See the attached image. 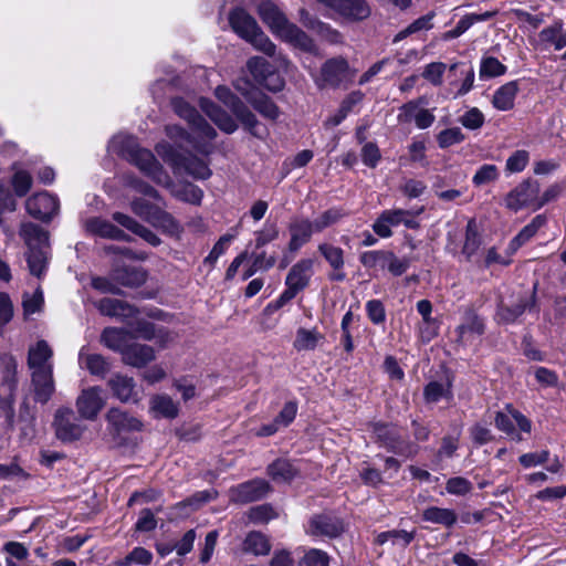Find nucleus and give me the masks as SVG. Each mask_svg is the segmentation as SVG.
Listing matches in <instances>:
<instances>
[{
  "instance_id": "28",
  "label": "nucleus",
  "mask_w": 566,
  "mask_h": 566,
  "mask_svg": "<svg viewBox=\"0 0 566 566\" xmlns=\"http://www.w3.org/2000/svg\"><path fill=\"white\" fill-rule=\"evenodd\" d=\"M85 228L88 232L102 238L118 241H130V237L127 235L123 230L118 229L109 221L101 218H92L86 220Z\"/></svg>"
},
{
  "instance_id": "5",
  "label": "nucleus",
  "mask_w": 566,
  "mask_h": 566,
  "mask_svg": "<svg viewBox=\"0 0 566 566\" xmlns=\"http://www.w3.org/2000/svg\"><path fill=\"white\" fill-rule=\"evenodd\" d=\"M229 23L232 30L243 40L249 42L255 50L274 56L276 46L262 31L255 19L245 10L235 8L229 14Z\"/></svg>"
},
{
  "instance_id": "62",
  "label": "nucleus",
  "mask_w": 566,
  "mask_h": 566,
  "mask_svg": "<svg viewBox=\"0 0 566 566\" xmlns=\"http://www.w3.org/2000/svg\"><path fill=\"white\" fill-rule=\"evenodd\" d=\"M484 115L483 113L476 108L472 107L467 111L461 117L460 123L468 129H479L484 124Z\"/></svg>"
},
{
  "instance_id": "64",
  "label": "nucleus",
  "mask_w": 566,
  "mask_h": 566,
  "mask_svg": "<svg viewBox=\"0 0 566 566\" xmlns=\"http://www.w3.org/2000/svg\"><path fill=\"white\" fill-rule=\"evenodd\" d=\"M300 566H328V556L321 549L312 548L305 553Z\"/></svg>"
},
{
  "instance_id": "3",
  "label": "nucleus",
  "mask_w": 566,
  "mask_h": 566,
  "mask_svg": "<svg viewBox=\"0 0 566 566\" xmlns=\"http://www.w3.org/2000/svg\"><path fill=\"white\" fill-rule=\"evenodd\" d=\"M256 12L270 31L282 41L305 52H314L313 40L297 25L291 23L281 9L271 0H262Z\"/></svg>"
},
{
  "instance_id": "37",
  "label": "nucleus",
  "mask_w": 566,
  "mask_h": 566,
  "mask_svg": "<svg viewBox=\"0 0 566 566\" xmlns=\"http://www.w3.org/2000/svg\"><path fill=\"white\" fill-rule=\"evenodd\" d=\"M545 223L546 218L544 216H536L511 240L507 250H511V253H515L523 244L533 238Z\"/></svg>"
},
{
  "instance_id": "9",
  "label": "nucleus",
  "mask_w": 566,
  "mask_h": 566,
  "mask_svg": "<svg viewBox=\"0 0 566 566\" xmlns=\"http://www.w3.org/2000/svg\"><path fill=\"white\" fill-rule=\"evenodd\" d=\"M403 224L408 229H417L418 221L415 219V213L405 209H389L380 213L373 224V230L380 238H389L392 235L391 228Z\"/></svg>"
},
{
  "instance_id": "13",
  "label": "nucleus",
  "mask_w": 566,
  "mask_h": 566,
  "mask_svg": "<svg viewBox=\"0 0 566 566\" xmlns=\"http://www.w3.org/2000/svg\"><path fill=\"white\" fill-rule=\"evenodd\" d=\"M54 427L56 437L65 442L78 440L85 430V427L74 417L73 410L65 407L56 410Z\"/></svg>"
},
{
  "instance_id": "36",
  "label": "nucleus",
  "mask_w": 566,
  "mask_h": 566,
  "mask_svg": "<svg viewBox=\"0 0 566 566\" xmlns=\"http://www.w3.org/2000/svg\"><path fill=\"white\" fill-rule=\"evenodd\" d=\"M255 273V269L250 264L248 252H242L231 262L227 270V280L245 281Z\"/></svg>"
},
{
  "instance_id": "1",
  "label": "nucleus",
  "mask_w": 566,
  "mask_h": 566,
  "mask_svg": "<svg viewBox=\"0 0 566 566\" xmlns=\"http://www.w3.org/2000/svg\"><path fill=\"white\" fill-rule=\"evenodd\" d=\"M171 104L176 114L188 122L191 133L186 132L178 125H169L166 127L167 136L180 149L186 151L193 149L208 155L211 151L210 143L217 135L214 128L182 98H174Z\"/></svg>"
},
{
  "instance_id": "30",
  "label": "nucleus",
  "mask_w": 566,
  "mask_h": 566,
  "mask_svg": "<svg viewBox=\"0 0 566 566\" xmlns=\"http://www.w3.org/2000/svg\"><path fill=\"white\" fill-rule=\"evenodd\" d=\"M113 219L126 228L127 230L132 231L133 233L140 237L143 240H145L148 244L153 247H157L161 243L160 238L153 232L150 229L146 228L145 226L140 224L138 221L133 219L132 217L124 214L122 212H115L113 214Z\"/></svg>"
},
{
  "instance_id": "47",
  "label": "nucleus",
  "mask_w": 566,
  "mask_h": 566,
  "mask_svg": "<svg viewBox=\"0 0 566 566\" xmlns=\"http://www.w3.org/2000/svg\"><path fill=\"white\" fill-rule=\"evenodd\" d=\"M457 333L460 340H465L470 336H480L484 333V323L473 313L465 316V322L458 326Z\"/></svg>"
},
{
  "instance_id": "59",
  "label": "nucleus",
  "mask_w": 566,
  "mask_h": 566,
  "mask_svg": "<svg viewBox=\"0 0 566 566\" xmlns=\"http://www.w3.org/2000/svg\"><path fill=\"white\" fill-rule=\"evenodd\" d=\"M297 285H290L277 300L269 303L263 311V315H271L274 312L279 311L281 307H283L287 302H290L292 298L295 297L297 294Z\"/></svg>"
},
{
  "instance_id": "12",
  "label": "nucleus",
  "mask_w": 566,
  "mask_h": 566,
  "mask_svg": "<svg viewBox=\"0 0 566 566\" xmlns=\"http://www.w3.org/2000/svg\"><path fill=\"white\" fill-rule=\"evenodd\" d=\"M107 421V431L115 438L139 432L143 429V422L133 415L119 409L111 408L105 415Z\"/></svg>"
},
{
  "instance_id": "46",
  "label": "nucleus",
  "mask_w": 566,
  "mask_h": 566,
  "mask_svg": "<svg viewBox=\"0 0 566 566\" xmlns=\"http://www.w3.org/2000/svg\"><path fill=\"white\" fill-rule=\"evenodd\" d=\"M314 261L303 259L293 265L285 283H307L313 274Z\"/></svg>"
},
{
  "instance_id": "19",
  "label": "nucleus",
  "mask_w": 566,
  "mask_h": 566,
  "mask_svg": "<svg viewBox=\"0 0 566 566\" xmlns=\"http://www.w3.org/2000/svg\"><path fill=\"white\" fill-rule=\"evenodd\" d=\"M270 492V485L265 480H252L232 488L230 497L238 503L259 501Z\"/></svg>"
},
{
  "instance_id": "15",
  "label": "nucleus",
  "mask_w": 566,
  "mask_h": 566,
  "mask_svg": "<svg viewBox=\"0 0 566 566\" xmlns=\"http://www.w3.org/2000/svg\"><path fill=\"white\" fill-rule=\"evenodd\" d=\"M235 87L262 116L272 120L279 117L277 106L268 96L255 91L248 81L238 82Z\"/></svg>"
},
{
  "instance_id": "52",
  "label": "nucleus",
  "mask_w": 566,
  "mask_h": 566,
  "mask_svg": "<svg viewBox=\"0 0 566 566\" xmlns=\"http://www.w3.org/2000/svg\"><path fill=\"white\" fill-rule=\"evenodd\" d=\"M479 234H478V226L475 220H469L465 229V241L462 249V253L470 260L479 248Z\"/></svg>"
},
{
  "instance_id": "51",
  "label": "nucleus",
  "mask_w": 566,
  "mask_h": 566,
  "mask_svg": "<svg viewBox=\"0 0 566 566\" xmlns=\"http://www.w3.org/2000/svg\"><path fill=\"white\" fill-rule=\"evenodd\" d=\"M387 258L388 251H367L360 255V262L374 272H384L386 271Z\"/></svg>"
},
{
  "instance_id": "10",
  "label": "nucleus",
  "mask_w": 566,
  "mask_h": 566,
  "mask_svg": "<svg viewBox=\"0 0 566 566\" xmlns=\"http://www.w3.org/2000/svg\"><path fill=\"white\" fill-rule=\"evenodd\" d=\"M427 104L426 97H418L409 101L399 107L397 119L401 124L415 123L419 129L429 128L436 119L432 111L424 107Z\"/></svg>"
},
{
  "instance_id": "55",
  "label": "nucleus",
  "mask_w": 566,
  "mask_h": 566,
  "mask_svg": "<svg viewBox=\"0 0 566 566\" xmlns=\"http://www.w3.org/2000/svg\"><path fill=\"white\" fill-rule=\"evenodd\" d=\"M506 66L496 57L489 56L481 61L480 77L490 78L505 74Z\"/></svg>"
},
{
  "instance_id": "48",
  "label": "nucleus",
  "mask_w": 566,
  "mask_h": 566,
  "mask_svg": "<svg viewBox=\"0 0 566 566\" xmlns=\"http://www.w3.org/2000/svg\"><path fill=\"white\" fill-rule=\"evenodd\" d=\"M22 306L25 319L30 318V316L35 313H41L44 306L43 291L36 289L33 293L25 292L23 294Z\"/></svg>"
},
{
  "instance_id": "6",
  "label": "nucleus",
  "mask_w": 566,
  "mask_h": 566,
  "mask_svg": "<svg viewBox=\"0 0 566 566\" xmlns=\"http://www.w3.org/2000/svg\"><path fill=\"white\" fill-rule=\"evenodd\" d=\"M355 71L343 56H335L326 60L317 74H312L318 88H337L350 82Z\"/></svg>"
},
{
  "instance_id": "27",
  "label": "nucleus",
  "mask_w": 566,
  "mask_h": 566,
  "mask_svg": "<svg viewBox=\"0 0 566 566\" xmlns=\"http://www.w3.org/2000/svg\"><path fill=\"white\" fill-rule=\"evenodd\" d=\"M333 10L348 21H363L370 13V7L366 0H337Z\"/></svg>"
},
{
  "instance_id": "35",
  "label": "nucleus",
  "mask_w": 566,
  "mask_h": 566,
  "mask_svg": "<svg viewBox=\"0 0 566 566\" xmlns=\"http://www.w3.org/2000/svg\"><path fill=\"white\" fill-rule=\"evenodd\" d=\"M518 92L516 81H511L499 87L492 98L493 106L499 111H510L514 106V101Z\"/></svg>"
},
{
  "instance_id": "20",
  "label": "nucleus",
  "mask_w": 566,
  "mask_h": 566,
  "mask_svg": "<svg viewBox=\"0 0 566 566\" xmlns=\"http://www.w3.org/2000/svg\"><path fill=\"white\" fill-rule=\"evenodd\" d=\"M155 358L156 352L154 347L139 343H129L122 354V361L135 368H143L155 360Z\"/></svg>"
},
{
  "instance_id": "7",
  "label": "nucleus",
  "mask_w": 566,
  "mask_h": 566,
  "mask_svg": "<svg viewBox=\"0 0 566 566\" xmlns=\"http://www.w3.org/2000/svg\"><path fill=\"white\" fill-rule=\"evenodd\" d=\"M156 151L176 171L185 170L188 175L198 179H207L211 175L209 167L203 160L182 156L167 142L157 144Z\"/></svg>"
},
{
  "instance_id": "57",
  "label": "nucleus",
  "mask_w": 566,
  "mask_h": 566,
  "mask_svg": "<svg viewBox=\"0 0 566 566\" xmlns=\"http://www.w3.org/2000/svg\"><path fill=\"white\" fill-rule=\"evenodd\" d=\"M446 490L449 494L463 496L473 490V485L468 479L463 476H454L447 481Z\"/></svg>"
},
{
  "instance_id": "4",
  "label": "nucleus",
  "mask_w": 566,
  "mask_h": 566,
  "mask_svg": "<svg viewBox=\"0 0 566 566\" xmlns=\"http://www.w3.org/2000/svg\"><path fill=\"white\" fill-rule=\"evenodd\" d=\"M96 306L104 315L122 319L130 318L127 322V326L132 339L143 338L145 340H153L161 335V332H157L153 323L143 318L134 317L136 312L135 307L122 300L103 297L96 302Z\"/></svg>"
},
{
  "instance_id": "49",
  "label": "nucleus",
  "mask_w": 566,
  "mask_h": 566,
  "mask_svg": "<svg viewBox=\"0 0 566 566\" xmlns=\"http://www.w3.org/2000/svg\"><path fill=\"white\" fill-rule=\"evenodd\" d=\"M171 192L179 200L191 205H200L203 197L202 190L192 184H184L178 187H172Z\"/></svg>"
},
{
  "instance_id": "31",
  "label": "nucleus",
  "mask_w": 566,
  "mask_h": 566,
  "mask_svg": "<svg viewBox=\"0 0 566 566\" xmlns=\"http://www.w3.org/2000/svg\"><path fill=\"white\" fill-rule=\"evenodd\" d=\"M20 235L29 250H44L49 243L48 231L32 222H24L21 224Z\"/></svg>"
},
{
  "instance_id": "39",
  "label": "nucleus",
  "mask_w": 566,
  "mask_h": 566,
  "mask_svg": "<svg viewBox=\"0 0 566 566\" xmlns=\"http://www.w3.org/2000/svg\"><path fill=\"white\" fill-rule=\"evenodd\" d=\"M451 381H430L423 389L426 402L436 403L441 399H452Z\"/></svg>"
},
{
  "instance_id": "22",
  "label": "nucleus",
  "mask_w": 566,
  "mask_h": 566,
  "mask_svg": "<svg viewBox=\"0 0 566 566\" xmlns=\"http://www.w3.org/2000/svg\"><path fill=\"white\" fill-rule=\"evenodd\" d=\"M52 356V348L43 339L36 342L35 345L30 346L27 361L30 371H43L48 368H53Z\"/></svg>"
},
{
  "instance_id": "53",
  "label": "nucleus",
  "mask_w": 566,
  "mask_h": 566,
  "mask_svg": "<svg viewBox=\"0 0 566 566\" xmlns=\"http://www.w3.org/2000/svg\"><path fill=\"white\" fill-rule=\"evenodd\" d=\"M2 368V380L11 390L15 387L17 360L12 355L3 354L0 357Z\"/></svg>"
},
{
  "instance_id": "21",
  "label": "nucleus",
  "mask_w": 566,
  "mask_h": 566,
  "mask_svg": "<svg viewBox=\"0 0 566 566\" xmlns=\"http://www.w3.org/2000/svg\"><path fill=\"white\" fill-rule=\"evenodd\" d=\"M289 232L291 237L289 250L296 252L311 240L316 229L313 227V221L305 218H296L289 224Z\"/></svg>"
},
{
  "instance_id": "26",
  "label": "nucleus",
  "mask_w": 566,
  "mask_h": 566,
  "mask_svg": "<svg viewBox=\"0 0 566 566\" xmlns=\"http://www.w3.org/2000/svg\"><path fill=\"white\" fill-rule=\"evenodd\" d=\"M31 385L33 388L34 399L38 402L46 403L51 399L55 389L53 368L31 373Z\"/></svg>"
},
{
  "instance_id": "25",
  "label": "nucleus",
  "mask_w": 566,
  "mask_h": 566,
  "mask_svg": "<svg viewBox=\"0 0 566 566\" xmlns=\"http://www.w3.org/2000/svg\"><path fill=\"white\" fill-rule=\"evenodd\" d=\"M374 433L378 441L382 443L389 451L402 454L409 449L407 443L401 439L398 429L391 424L375 423Z\"/></svg>"
},
{
  "instance_id": "34",
  "label": "nucleus",
  "mask_w": 566,
  "mask_h": 566,
  "mask_svg": "<svg viewBox=\"0 0 566 566\" xmlns=\"http://www.w3.org/2000/svg\"><path fill=\"white\" fill-rule=\"evenodd\" d=\"M130 335L128 329L107 327L101 335V342L109 349L123 354V349L129 344Z\"/></svg>"
},
{
  "instance_id": "17",
  "label": "nucleus",
  "mask_w": 566,
  "mask_h": 566,
  "mask_svg": "<svg viewBox=\"0 0 566 566\" xmlns=\"http://www.w3.org/2000/svg\"><path fill=\"white\" fill-rule=\"evenodd\" d=\"M495 426L497 429L511 437L512 440L522 441L523 438L515 430L517 426L523 432H531V421L517 410L512 408L507 412H497L495 416Z\"/></svg>"
},
{
  "instance_id": "54",
  "label": "nucleus",
  "mask_w": 566,
  "mask_h": 566,
  "mask_svg": "<svg viewBox=\"0 0 566 566\" xmlns=\"http://www.w3.org/2000/svg\"><path fill=\"white\" fill-rule=\"evenodd\" d=\"M280 229L275 222H265L263 227L254 232L255 248L260 249L279 238Z\"/></svg>"
},
{
  "instance_id": "33",
  "label": "nucleus",
  "mask_w": 566,
  "mask_h": 566,
  "mask_svg": "<svg viewBox=\"0 0 566 566\" xmlns=\"http://www.w3.org/2000/svg\"><path fill=\"white\" fill-rule=\"evenodd\" d=\"M318 251L333 269L332 280H345V274L342 271L344 265V251L339 247H335L329 243H321L318 245Z\"/></svg>"
},
{
  "instance_id": "14",
  "label": "nucleus",
  "mask_w": 566,
  "mask_h": 566,
  "mask_svg": "<svg viewBox=\"0 0 566 566\" xmlns=\"http://www.w3.org/2000/svg\"><path fill=\"white\" fill-rule=\"evenodd\" d=\"M247 67L253 78L269 91L279 92L283 88L284 81L271 71L269 62L263 57L253 56L249 59Z\"/></svg>"
},
{
  "instance_id": "56",
  "label": "nucleus",
  "mask_w": 566,
  "mask_h": 566,
  "mask_svg": "<svg viewBox=\"0 0 566 566\" xmlns=\"http://www.w3.org/2000/svg\"><path fill=\"white\" fill-rule=\"evenodd\" d=\"M463 139L464 135L459 127L443 129L437 136V142L440 148H448L460 144Z\"/></svg>"
},
{
  "instance_id": "41",
  "label": "nucleus",
  "mask_w": 566,
  "mask_h": 566,
  "mask_svg": "<svg viewBox=\"0 0 566 566\" xmlns=\"http://www.w3.org/2000/svg\"><path fill=\"white\" fill-rule=\"evenodd\" d=\"M423 521L452 527L457 523V514L451 509L430 506L422 512Z\"/></svg>"
},
{
  "instance_id": "11",
  "label": "nucleus",
  "mask_w": 566,
  "mask_h": 566,
  "mask_svg": "<svg viewBox=\"0 0 566 566\" xmlns=\"http://www.w3.org/2000/svg\"><path fill=\"white\" fill-rule=\"evenodd\" d=\"M539 186L536 181L524 180L514 187L504 198V206L514 212L524 208L537 210L536 200Z\"/></svg>"
},
{
  "instance_id": "16",
  "label": "nucleus",
  "mask_w": 566,
  "mask_h": 566,
  "mask_svg": "<svg viewBox=\"0 0 566 566\" xmlns=\"http://www.w3.org/2000/svg\"><path fill=\"white\" fill-rule=\"evenodd\" d=\"M106 401L97 386L83 389L76 398V409L81 418L95 420Z\"/></svg>"
},
{
  "instance_id": "45",
  "label": "nucleus",
  "mask_w": 566,
  "mask_h": 566,
  "mask_svg": "<svg viewBox=\"0 0 566 566\" xmlns=\"http://www.w3.org/2000/svg\"><path fill=\"white\" fill-rule=\"evenodd\" d=\"M270 549L269 539L260 532H250L243 542V551L254 555H266Z\"/></svg>"
},
{
  "instance_id": "32",
  "label": "nucleus",
  "mask_w": 566,
  "mask_h": 566,
  "mask_svg": "<svg viewBox=\"0 0 566 566\" xmlns=\"http://www.w3.org/2000/svg\"><path fill=\"white\" fill-rule=\"evenodd\" d=\"M78 365L87 369L92 375L104 377L109 370V364L99 354H93L86 347H82L78 353Z\"/></svg>"
},
{
  "instance_id": "24",
  "label": "nucleus",
  "mask_w": 566,
  "mask_h": 566,
  "mask_svg": "<svg viewBox=\"0 0 566 566\" xmlns=\"http://www.w3.org/2000/svg\"><path fill=\"white\" fill-rule=\"evenodd\" d=\"M344 530V525L339 518L328 514L314 516L310 521L307 533L314 536H338Z\"/></svg>"
},
{
  "instance_id": "63",
  "label": "nucleus",
  "mask_w": 566,
  "mask_h": 566,
  "mask_svg": "<svg viewBox=\"0 0 566 566\" xmlns=\"http://www.w3.org/2000/svg\"><path fill=\"white\" fill-rule=\"evenodd\" d=\"M12 186L18 197H23L32 186V177L24 170H18L12 178Z\"/></svg>"
},
{
  "instance_id": "44",
  "label": "nucleus",
  "mask_w": 566,
  "mask_h": 566,
  "mask_svg": "<svg viewBox=\"0 0 566 566\" xmlns=\"http://www.w3.org/2000/svg\"><path fill=\"white\" fill-rule=\"evenodd\" d=\"M324 339L323 334H321L315 328L306 329L300 328L296 333V337L294 340V347L296 350H313L321 340Z\"/></svg>"
},
{
  "instance_id": "18",
  "label": "nucleus",
  "mask_w": 566,
  "mask_h": 566,
  "mask_svg": "<svg viewBox=\"0 0 566 566\" xmlns=\"http://www.w3.org/2000/svg\"><path fill=\"white\" fill-rule=\"evenodd\" d=\"M28 213L41 221H50L59 210L57 199L49 192H39L25 201Z\"/></svg>"
},
{
  "instance_id": "60",
  "label": "nucleus",
  "mask_w": 566,
  "mask_h": 566,
  "mask_svg": "<svg viewBox=\"0 0 566 566\" xmlns=\"http://www.w3.org/2000/svg\"><path fill=\"white\" fill-rule=\"evenodd\" d=\"M499 178V170L495 165L481 166L472 178L475 186H483Z\"/></svg>"
},
{
  "instance_id": "38",
  "label": "nucleus",
  "mask_w": 566,
  "mask_h": 566,
  "mask_svg": "<svg viewBox=\"0 0 566 566\" xmlns=\"http://www.w3.org/2000/svg\"><path fill=\"white\" fill-rule=\"evenodd\" d=\"M149 223L172 237H178L182 232V227L179 222L170 213L160 208L151 216Z\"/></svg>"
},
{
  "instance_id": "2",
  "label": "nucleus",
  "mask_w": 566,
  "mask_h": 566,
  "mask_svg": "<svg viewBox=\"0 0 566 566\" xmlns=\"http://www.w3.org/2000/svg\"><path fill=\"white\" fill-rule=\"evenodd\" d=\"M109 147L113 151L138 167L144 175L149 177L157 185L166 188L174 186L169 175L157 161L155 156L149 150L140 148L135 137L118 134L112 138Z\"/></svg>"
},
{
  "instance_id": "40",
  "label": "nucleus",
  "mask_w": 566,
  "mask_h": 566,
  "mask_svg": "<svg viewBox=\"0 0 566 566\" xmlns=\"http://www.w3.org/2000/svg\"><path fill=\"white\" fill-rule=\"evenodd\" d=\"M495 15V12L486 11L484 13H471L464 15L455 25L454 29L444 33V39H455L462 35L469 28L476 22L488 21Z\"/></svg>"
},
{
  "instance_id": "58",
  "label": "nucleus",
  "mask_w": 566,
  "mask_h": 566,
  "mask_svg": "<svg viewBox=\"0 0 566 566\" xmlns=\"http://www.w3.org/2000/svg\"><path fill=\"white\" fill-rule=\"evenodd\" d=\"M116 280L119 283H145L147 281V273L139 268L123 269L116 271Z\"/></svg>"
},
{
  "instance_id": "23",
  "label": "nucleus",
  "mask_w": 566,
  "mask_h": 566,
  "mask_svg": "<svg viewBox=\"0 0 566 566\" xmlns=\"http://www.w3.org/2000/svg\"><path fill=\"white\" fill-rule=\"evenodd\" d=\"M107 385L113 395L122 402H137L139 400L136 382L132 377L115 374L108 379Z\"/></svg>"
},
{
  "instance_id": "42",
  "label": "nucleus",
  "mask_w": 566,
  "mask_h": 566,
  "mask_svg": "<svg viewBox=\"0 0 566 566\" xmlns=\"http://www.w3.org/2000/svg\"><path fill=\"white\" fill-rule=\"evenodd\" d=\"M268 473L275 482H290L297 471L290 461L279 459L269 465Z\"/></svg>"
},
{
  "instance_id": "8",
  "label": "nucleus",
  "mask_w": 566,
  "mask_h": 566,
  "mask_svg": "<svg viewBox=\"0 0 566 566\" xmlns=\"http://www.w3.org/2000/svg\"><path fill=\"white\" fill-rule=\"evenodd\" d=\"M216 97L228 106L242 125L255 137L263 138L266 129L262 127L255 115L230 91L227 86H218L214 91Z\"/></svg>"
},
{
  "instance_id": "61",
  "label": "nucleus",
  "mask_w": 566,
  "mask_h": 566,
  "mask_svg": "<svg viewBox=\"0 0 566 566\" xmlns=\"http://www.w3.org/2000/svg\"><path fill=\"white\" fill-rule=\"evenodd\" d=\"M237 233H227L219 238L213 245L211 252L206 258V262L214 263L228 250L231 242L235 239Z\"/></svg>"
},
{
  "instance_id": "43",
  "label": "nucleus",
  "mask_w": 566,
  "mask_h": 566,
  "mask_svg": "<svg viewBox=\"0 0 566 566\" xmlns=\"http://www.w3.org/2000/svg\"><path fill=\"white\" fill-rule=\"evenodd\" d=\"M150 409L165 418H175L178 415V405L168 395L154 396L150 399Z\"/></svg>"
},
{
  "instance_id": "29",
  "label": "nucleus",
  "mask_w": 566,
  "mask_h": 566,
  "mask_svg": "<svg viewBox=\"0 0 566 566\" xmlns=\"http://www.w3.org/2000/svg\"><path fill=\"white\" fill-rule=\"evenodd\" d=\"M202 111L210 117V119L224 133L231 134L238 128L234 119L220 107L214 105L207 98L200 99Z\"/></svg>"
},
{
  "instance_id": "50",
  "label": "nucleus",
  "mask_w": 566,
  "mask_h": 566,
  "mask_svg": "<svg viewBox=\"0 0 566 566\" xmlns=\"http://www.w3.org/2000/svg\"><path fill=\"white\" fill-rule=\"evenodd\" d=\"M30 273L34 279L41 280L46 270V252L44 250H30L27 256Z\"/></svg>"
}]
</instances>
